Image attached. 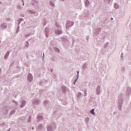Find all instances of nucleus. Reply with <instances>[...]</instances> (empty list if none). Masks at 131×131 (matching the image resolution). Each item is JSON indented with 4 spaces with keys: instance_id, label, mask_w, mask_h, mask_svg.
<instances>
[{
    "instance_id": "f257e3e1",
    "label": "nucleus",
    "mask_w": 131,
    "mask_h": 131,
    "mask_svg": "<svg viewBox=\"0 0 131 131\" xmlns=\"http://www.w3.org/2000/svg\"><path fill=\"white\" fill-rule=\"evenodd\" d=\"M28 78L29 80L31 81V79H32V75L31 74H29L28 76Z\"/></svg>"
},
{
    "instance_id": "f03ea898",
    "label": "nucleus",
    "mask_w": 131,
    "mask_h": 131,
    "mask_svg": "<svg viewBox=\"0 0 131 131\" xmlns=\"http://www.w3.org/2000/svg\"><path fill=\"white\" fill-rule=\"evenodd\" d=\"M55 33H56V34H61V33H62V32L61 31H56Z\"/></svg>"
},
{
    "instance_id": "7ed1b4c3",
    "label": "nucleus",
    "mask_w": 131,
    "mask_h": 131,
    "mask_svg": "<svg viewBox=\"0 0 131 131\" xmlns=\"http://www.w3.org/2000/svg\"><path fill=\"white\" fill-rule=\"evenodd\" d=\"M94 111H95V110L92 109V110L91 111V114H93V115H95V112H94Z\"/></svg>"
},
{
    "instance_id": "20e7f679",
    "label": "nucleus",
    "mask_w": 131,
    "mask_h": 131,
    "mask_svg": "<svg viewBox=\"0 0 131 131\" xmlns=\"http://www.w3.org/2000/svg\"><path fill=\"white\" fill-rule=\"evenodd\" d=\"M86 5H90V2L89 1H86L85 2Z\"/></svg>"
},
{
    "instance_id": "39448f33",
    "label": "nucleus",
    "mask_w": 131,
    "mask_h": 131,
    "mask_svg": "<svg viewBox=\"0 0 131 131\" xmlns=\"http://www.w3.org/2000/svg\"><path fill=\"white\" fill-rule=\"evenodd\" d=\"M115 8H116V9H117L118 8V6L117 5H115Z\"/></svg>"
},
{
    "instance_id": "423d86ee",
    "label": "nucleus",
    "mask_w": 131,
    "mask_h": 131,
    "mask_svg": "<svg viewBox=\"0 0 131 131\" xmlns=\"http://www.w3.org/2000/svg\"><path fill=\"white\" fill-rule=\"evenodd\" d=\"M56 26H57V27H59V26H57V24H56Z\"/></svg>"
}]
</instances>
